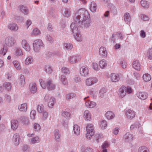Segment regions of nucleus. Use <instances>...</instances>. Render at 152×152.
<instances>
[{"label":"nucleus","instance_id":"1","mask_svg":"<svg viewBox=\"0 0 152 152\" xmlns=\"http://www.w3.org/2000/svg\"><path fill=\"white\" fill-rule=\"evenodd\" d=\"M90 17L88 11L84 8H81L78 10L75 14L74 18L75 22H72L70 26L71 29L73 34V36L77 41L80 42L82 40L81 35L80 34L76 26L82 23V27L87 28L89 26L90 21L88 19Z\"/></svg>","mask_w":152,"mask_h":152},{"label":"nucleus","instance_id":"2","mask_svg":"<svg viewBox=\"0 0 152 152\" xmlns=\"http://www.w3.org/2000/svg\"><path fill=\"white\" fill-rule=\"evenodd\" d=\"M39 82L41 87L44 89L47 88L48 90L50 91L54 90L55 88V86L50 80L45 82L44 80L40 79Z\"/></svg>","mask_w":152,"mask_h":152},{"label":"nucleus","instance_id":"3","mask_svg":"<svg viewBox=\"0 0 152 152\" xmlns=\"http://www.w3.org/2000/svg\"><path fill=\"white\" fill-rule=\"evenodd\" d=\"M86 137L88 139H90L92 136L94 135V130L93 124H88L86 128Z\"/></svg>","mask_w":152,"mask_h":152},{"label":"nucleus","instance_id":"4","mask_svg":"<svg viewBox=\"0 0 152 152\" xmlns=\"http://www.w3.org/2000/svg\"><path fill=\"white\" fill-rule=\"evenodd\" d=\"M33 46L34 50L36 52H38L41 47H43V44L41 39H38L34 41L33 43Z\"/></svg>","mask_w":152,"mask_h":152},{"label":"nucleus","instance_id":"5","mask_svg":"<svg viewBox=\"0 0 152 152\" xmlns=\"http://www.w3.org/2000/svg\"><path fill=\"white\" fill-rule=\"evenodd\" d=\"M4 44L8 47H12L16 43V40L15 38L12 37H8L4 40Z\"/></svg>","mask_w":152,"mask_h":152},{"label":"nucleus","instance_id":"6","mask_svg":"<svg viewBox=\"0 0 152 152\" xmlns=\"http://www.w3.org/2000/svg\"><path fill=\"white\" fill-rule=\"evenodd\" d=\"M44 99L46 101L48 102V105L49 107L52 108L55 103V98L51 97H50L48 95H46Z\"/></svg>","mask_w":152,"mask_h":152},{"label":"nucleus","instance_id":"7","mask_svg":"<svg viewBox=\"0 0 152 152\" xmlns=\"http://www.w3.org/2000/svg\"><path fill=\"white\" fill-rule=\"evenodd\" d=\"M126 87L122 86L119 88L118 91V96L120 98H122L124 97L126 94Z\"/></svg>","mask_w":152,"mask_h":152},{"label":"nucleus","instance_id":"8","mask_svg":"<svg viewBox=\"0 0 152 152\" xmlns=\"http://www.w3.org/2000/svg\"><path fill=\"white\" fill-rule=\"evenodd\" d=\"M98 80L96 77H91L87 79L86 81V84L88 86L92 85L96 83Z\"/></svg>","mask_w":152,"mask_h":152},{"label":"nucleus","instance_id":"9","mask_svg":"<svg viewBox=\"0 0 152 152\" xmlns=\"http://www.w3.org/2000/svg\"><path fill=\"white\" fill-rule=\"evenodd\" d=\"M135 113L134 111L131 109H128L126 111V115L128 118H132L135 116Z\"/></svg>","mask_w":152,"mask_h":152},{"label":"nucleus","instance_id":"10","mask_svg":"<svg viewBox=\"0 0 152 152\" xmlns=\"http://www.w3.org/2000/svg\"><path fill=\"white\" fill-rule=\"evenodd\" d=\"M110 80L111 81L116 82L119 81L120 80V77L118 74L112 73L110 75Z\"/></svg>","mask_w":152,"mask_h":152},{"label":"nucleus","instance_id":"11","mask_svg":"<svg viewBox=\"0 0 152 152\" xmlns=\"http://www.w3.org/2000/svg\"><path fill=\"white\" fill-rule=\"evenodd\" d=\"M137 96L139 98L144 100L147 97V94L145 92H138L137 93Z\"/></svg>","mask_w":152,"mask_h":152},{"label":"nucleus","instance_id":"12","mask_svg":"<svg viewBox=\"0 0 152 152\" xmlns=\"http://www.w3.org/2000/svg\"><path fill=\"white\" fill-rule=\"evenodd\" d=\"M29 89L31 93L34 94L36 92L37 87L36 84L34 83H31L29 85Z\"/></svg>","mask_w":152,"mask_h":152},{"label":"nucleus","instance_id":"13","mask_svg":"<svg viewBox=\"0 0 152 152\" xmlns=\"http://www.w3.org/2000/svg\"><path fill=\"white\" fill-rule=\"evenodd\" d=\"M85 105L87 107L92 108L96 105V104L95 102L88 100L85 102Z\"/></svg>","mask_w":152,"mask_h":152},{"label":"nucleus","instance_id":"14","mask_svg":"<svg viewBox=\"0 0 152 152\" xmlns=\"http://www.w3.org/2000/svg\"><path fill=\"white\" fill-rule=\"evenodd\" d=\"M124 139L126 142H129L133 140V135L127 132L124 136Z\"/></svg>","mask_w":152,"mask_h":152},{"label":"nucleus","instance_id":"15","mask_svg":"<svg viewBox=\"0 0 152 152\" xmlns=\"http://www.w3.org/2000/svg\"><path fill=\"white\" fill-rule=\"evenodd\" d=\"M80 73L83 76H86L88 74V69L87 67L83 66L80 69Z\"/></svg>","mask_w":152,"mask_h":152},{"label":"nucleus","instance_id":"16","mask_svg":"<svg viewBox=\"0 0 152 152\" xmlns=\"http://www.w3.org/2000/svg\"><path fill=\"white\" fill-rule=\"evenodd\" d=\"M132 67L135 70L140 71L141 68L140 64L138 61H134L133 62Z\"/></svg>","mask_w":152,"mask_h":152},{"label":"nucleus","instance_id":"17","mask_svg":"<svg viewBox=\"0 0 152 152\" xmlns=\"http://www.w3.org/2000/svg\"><path fill=\"white\" fill-rule=\"evenodd\" d=\"M83 117L86 121H90L91 120V117L90 112L88 110H85L83 113Z\"/></svg>","mask_w":152,"mask_h":152},{"label":"nucleus","instance_id":"18","mask_svg":"<svg viewBox=\"0 0 152 152\" xmlns=\"http://www.w3.org/2000/svg\"><path fill=\"white\" fill-rule=\"evenodd\" d=\"M21 44L23 48L26 50L29 51L30 50V48L29 44L25 40L22 41Z\"/></svg>","mask_w":152,"mask_h":152},{"label":"nucleus","instance_id":"19","mask_svg":"<svg viewBox=\"0 0 152 152\" xmlns=\"http://www.w3.org/2000/svg\"><path fill=\"white\" fill-rule=\"evenodd\" d=\"M147 58L149 60H152V48L148 49L145 53Z\"/></svg>","mask_w":152,"mask_h":152},{"label":"nucleus","instance_id":"20","mask_svg":"<svg viewBox=\"0 0 152 152\" xmlns=\"http://www.w3.org/2000/svg\"><path fill=\"white\" fill-rule=\"evenodd\" d=\"M80 59L79 56H72L70 57L69 62L73 64L76 63Z\"/></svg>","mask_w":152,"mask_h":152},{"label":"nucleus","instance_id":"21","mask_svg":"<svg viewBox=\"0 0 152 152\" xmlns=\"http://www.w3.org/2000/svg\"><path fill=\"white\" fill-rule=\"evenodd\" d=\"M18 122L17 121L15 120H13L11 122V128L13 130L16 129L18 127Z\"/></svg>","mask_w":152,"mask_h":152},{"label":"nucleus","instance_id":"22","mask_svg":"<svg viewBox=\"0 0 152 152\" xmlns=\"http://www.w3.org/2000/svg\"><path fill=\"white\" fill-rule=\"evenodd\" d=\"M105 116L107 119H111L114 117L115 114L112 111H108L106 113Z\"/></svg>","mask_w":152,"mask_h":152},{"label":"nucleus","instance_id":"23","mask_svg":"<svg viewBox=\"0 0 152 152\" xmlns=\"http://www.w3.org/2000/svg\"><path fill=\"white\" fill-rule=\"evenodd\" d=\"M8 28L12 31H17L18 29V27L17 24L14 23L9 24L8 26Z\"/></svg>","mask_w":152,"mask_h":152},{"label":"nucleus","instance_id":"24","mask_svg":"<svg viewBox=\"0 0 152 152\" xmlns=\"http://www.w3.org/2000/svg\"><path fill=\"white\" fill-rule=\"evenodd\" d=\"M12 140L15 145H18L19 144L20 140L19 136L17 134H14Z\"/></svg>","mask_w":152,"mask_h":152},{"label":"nucleus","instance_id":"25","mask_svg":"<svg viewBox=\"0 0 152 152\" xmlns=\"http://www.w3.org/2000/svg\"><path fill=\"white\" fill-rule=\"evenodd\" d=\"M99 52L101 55L105 57L107 56V52L106 48L104 47H101L99 49Z\"/></svg>","mask_w":152,"mask_h":152},{"label":"nucleus","instance_id":"26","mask_svg":"<svg viewBox=\"0 0 152 152\" xmlns=\"http://www.w3.org/2000/svg\"><path fill=\"white\" fill-rule=\"evenodd\" d=\"M18 108L20 111L26 112L27 109V105L26 103L22 104L18 106Z\"/></svg>","mask_w":152,"mask_h":152},{"label":"nucleus","instance_id":"27","mask_svg":"<svg viewBox=\"0 0 152 152\" xmlns=\"http://www.w3.org/2000/svg\"><path fill=\"white\" fill-rule=\"evenodd\" d=\"M73 131L74 134L76 135H78L80 132V128L77 125H74L73 126Z\"/></svg>","mask_w":152,"mask_h":152},{"label":"nucleus","instance_id":"28","mask_svg":"<svg viewBox=\"0 0 152 152\" xmlns=\"http://www.w3.org/2000/svg\"><path fill=\"white\" fill-rule=\"evenodd\" d=\"M142 78L145 82H148L150 81L151 79V75L147 73H146L142 76Z\"/></svg>","mask_w":152,"mask_h":152},{"label":"nucleus","instance_id":"29","mask_svg":"<svg viewBox=\"0 0 152 152\" xmlns=\"http://www.w3.org/2000/svg\"><path fill=\"white\" fill-rule=\"evenodd\" d=\"M99 64L101 68H104L107 66L106 61L104 59L102 60L99 61Z\"/></svg>","mask_w":152,"mask_h":152},{"label":"nucleus","instance_id":"30","mask_svg":"<svg viewBox=\"0 0 152 152\" xmlns=\"http://www.w3.org/2000/svg\"><path fill=\"white\" fill-rule=\"evenodd\" d=\"M23 54L22 50L20 48H17L16 49L14 55L15 56H18L22 55Z\"/></svg>","mask_w":152,"mask_h":152},{"label":"nucleus","instance_id":"31","mask_svg":"<svg viewBox=\"0 0 152 152\" xmlns=\"http://www.w3.org/2000/svg\"><path fill=\"white\" fill-rule=\"evenodd\" d=\"M107 126V123L106 121L102 120L100 123V126L102 129H105Z\"/></svg>","mask_w":152,"mask_h":152},{"label":"nucleus","instance_id":"32","mask_svg":"<svg viewBox=\"0 0 152 152\" xmlns=\"http://www.w3.org/2000/svg\"><path fill=\"white\" fill-rule=\"evenodd\" d=\"M14 67L16 69L18 70H20L21 69V66L20 65L19 62L17 61H14L12 62Z\"/></svg>","mask_w":152,"mask_h":152},{"label":"nucleus","instance_id":"33","mask_svg":"<svg viewBox=\"0 0 152 152\" xmlns=\"http://www.w3.org/2000/svg\"><path fill=\"white\" fill-rule=\"evenodd\" d=\"M96 4L94 2H92L91 3L90 7V10L92 12H96Z\"/></svg>","mask_w":152,"mask_h":152},{"label":"nucleus","instance_id":"34","mask_svg":"<svg viewBox=\"0 0 152 152\" xmlns=\"http://www.w3.org/2000/svg\"><path fill=\"white\" fill-rule=\"evenodd\" d=\"M19 82L20 83L21 86H23L25 84V78L23 75H20V76Z\"/></svg>","mask_w":152,"mask_h":152},{"label":"nucleus","instance_id":"35","mask_svg":"<svg viewBox=\"0 0 152 152\" xmlns=\"http://www.w3.org/2000/svg\"><path fill=\"white\" fill-rule=\"evenodd\" d=\"M61 115L65 117L67 119H69L70 118V114L67 112L62 111L61 113Z\"/></svg>","mask_w":152,"mask_h":152},{"label":"nucleus","instance_id":"36","mask_svg":"<svg viewBox=\"0 0 152 152\" xmlns=\"http://www.w3.org/2000/svg\"><path fill=\"white\" fill-rule=\"evenodd\" d=\"M71 11L69 9H65L63 13L64 16L66 17H69L71 15Z\"/></svg>","mask_w":152,"mask_h":152},{"label":"nucleus","instance_id":"37","mask_svg":"<svg viewBox=\"0 0 152 152\" xmlns=\"http://www.w3.org/2000/svg\"><path fill=\"white\" fill-rule=\"evenodd\" d=\"M20 10L22 12L25 14L26 15L28 13V10L26 7L23 5L20 6Z\"/></svg>","mask_w":152,"mask_h":152},{"label":"nucleus","instance_id":"38","mask_svg":"<svg viewBox=\"0 0 152 152\" xmlns=\"http://www.w3.org/2000/svg\"><path fill=\"white\" fill-rule=\"evenodd\" d=\"M7 50V47L4 46L3 48L0 50V54L4 56L6 53Z\"/></svg>","mask_w":152,"mask_h":152},{"label":"nucleus","instance_id":"39","mask_svg":"<svg viewBox=\"0 0 152 152\" xmlns=\"http://www.w3.org/2000/svg\"><path fill=\"white\" fill-rule=\"evenodd\" d=\"M138 152H148V151L146 147L141 146L139 148Z\"/></svg>","mask_w":152,"mask_h":152},{"label":"nucleus","instance_id":"40","mask_svg":"<svg viewBox=\"0 0 152 152\" xmlns=\"http://www.w3.org/2000/svg\"><path fill=\"white\" fill-rule=\"evenodd\" d=\"M61 81L64 85H66L68 83L67 78L64 75L61 76Z\"/></svg>","mask_w":152,"mask_h":152},{"label":"nucleus","instance_id":"41","mask_svg":"<svg viewBox=\"0 0 152 152\" xmlns=\"http://www.w3.org/2000/svg\"><path fill=\"white\" fill-rule=\"evenodd\" d=\"M40 33L39 30L37 28H34L31 32V34L32 36L37 35Z\"/></svg>","mask_w":152,"mask_h":152},{"label":"nucleus","instance_id":"42","mask_svg":"<svg viewBox=\"0 0 152 152\" xmlns=\"http://www.w3.org/2000/svg\"><path fill=\"white\" fill-rule=\"evenodd\" d=\"M32 61L33 60L32 58L31 57H29L27 58L26 59L25 63L26 65H28L29 64H31L32 63Z\"/></svg>","mask_w":152,"mask_h":152},{"label":"nucleus","instance_id":"43","mask_svg":"<svg viewBox=\"0 0 152 152\" xmlns=\"http://www.w3.org/2000/svg\"><path fill=\"white\" fill-rule=\"evenodd\" d=\"M124 19L126 21H128L130 20V16L128 13H126L124 15Z\"/></svg>","mask_w":152,"mask_h":152},{"label":"nucleus","instance_id":"44","mask_svg":"<svg viewBox=\"0 0 152 152\" xmlns=\"http://www.w3.org/2000/svg\"><path fill=\"white\" fill-rule=\"evenodd\" d=\"M45 70L47 73L50 74L52 72V69L51 67L49 65L45 66Z\"/></svg>","mask_w":152,"mask_h":152},{"label":"nucleus","instance_id":"45","mask_svg":"<svg viewBox=\"0 0 152 152\" xmlns=\"http://www.w3.org/2000/svg\"><path fill=\"white\" fill-rule=\"evenodd\" d=\"M80 77L78 76H76L73 77L72 82L73 83H77L80 82Z\"/></svg>","mask_w":152,"mask_h":152},{"label":"nucleus","instance_id":"46","mask_svg":"<svg viewBox=\"0 0 152 152\" xmlns=\"http://www.w3.org/2000/svg\"><path fill=\"white\" fill-rule=\"evenodd\" d=\"M141 4L142 6L145 8H148L149 7V5L146 1H141Z\"/></svg>","mask_w":152,"mask_h":152},{"label":"nucleus","instance_id":"47","mask_svg":"<svg viewBox=\"0 0 152 152\" xmlns=\"http://www.w3.org/2000/svg\"><path fill=\"white\" fill-rule=\"evenodd\" d=\"M37 111L39 113H42L44 110V107L43 105H38L37 106Z\"/></svg>","mask_w":152,"mask_h":152},{"label":"nucleus","instance_id":"48","mask_svg":"<svg viewBox=\"0 0 152 152\" xmlns=\"http://www.w3.org/2000/svg\"><path fill=\"white\" fill-rule=\"evenodd\" d=\"M42 114V119L43 120H45L47 118L48 116V113L46 111H44L41 113Z\"/></svg>","mask_w":152,"mask_h":152},{"label":"nucleus","instance_id":"49","mask_svg":"<svg viewBox=\"0 0 152 152\" xmlns=\"http://www.w3.org/2000/svg\"><path fill=\"white\" fill-rule=\"evenodd\" d=\"M39 141V138L38 137H35L31 139V143L32 144L37 143Z\"/></svg>","mask_w":152,"mask_h":152},{"label":"nucleus","instance_id":"50","mask_svg":"<svg viewBox=\"0 0 152 152\" xmlns=\"http://www.w3.org/2000/svg\"><path fill=\"white\" fill-rule=\"evenodd\" d=\"M36 114V111L34 110H32L30 113V117L32 119H34L35 118V116Z\"/></svg>","mask_w":152,"mask_h":152},{"label":"nucleus","instance_id":"51","mask_svg":"<svg viewBox=\"0 0 152 152\" xmlns=\"http://www.w3.org/2000/svg\"><path fill=\"white\" fill-rule=\"evenodd\" d=\"M4 86L8 90H9L11 89V85L9 83H5L4 84Z\"/></svg>","mask_w":152,"mask_h":152},{"label":"nucleus","instance_id":"52","mask_svg":"<svg viewBox=\"0 0 152 152\" xmlns=\"http://www.w3.org/2000/svg\"><path fill=\"white\" fill-rule=\"evenodd\" d=\"M76 95L75 94L73 93H70L67 94L66 96V99L67 100H69L70 99L72 98H73L75 97Z\"/></svg>","mask_w":152,"mask_h":152},{"label":"nucleus","instance_id":"53","mask_svg":"<svg viewBox=\"0 0 152 152\" xmlns=\"http://www.w3.org/2000/svg\"><path fill=\"white\" fill-rule=\"evenodd\" d=\"M34 127L35 131H38L40 129V126L38 124H34Z\"/></svg>","mask_w":152,"mask_h":152},{"label":"nucleus","instance_id":"54","mask_svg":"<svg viewBox=\"0 0 152 152\" xmlns=\"http://www.w3.org/2000/svg\"><path fill=\"white\" fill-rule=\"evenodd\" d=\"M54 138L56 140L58 139L60 137V135L58 133V130H56L54 132Z\"/></svg>","mask_w":152,"mask_h":152},{"label":"nucleus","instance_id":"55","mask_svg":"<svg viewBox=\"0 0 152 152\" xmlns=\"http://www.w3.org/2000/svg\"><path fill=\"white\" fill-rule=\"evenodd\" d=\"M92 67L94 70L97 71L99 70L98 64L96 63H93L92 64Z\"/></svg>","mask_w":152,"mask_h":152},{"label":"nucleus","instance_id":"56","mask_svg":"<svg viewBox=\"0 0 152 152\" xmlns=\"http://www.w3.org/2000/svg\"><path fill=\"white\" fill-rule=\"evenodd\" d=\"M64 46L67 49H71L72 48V45L69 43H64Z\"/></svg>","mask_w":152,"mask_h":152},{"label":"nucleus","instance_id":"57","mask_svg":"<svg viewBox=\"0 0 152 152\" xmlns=\"http://www.w3.org/2000/svg\"><path fill=\"white\" fill-rule=\"evenodd\" d=\"M121 66L124 69L126 68L127 66V62L126 61L123 60L121 62Z\"/></svg>","mask_w":152,"mask_h":152},{"label":"nucleus","instance_id":"58","mask_svg":"<svg viewBox=\"0 0 152 152\" xmlns=\"http://www.w3.org/2000/svg\"><path fill=\"white\" fill-rule=\"evenodd\" d=\"M22 124L25 125H27L29 124L28 120L26 118H25L24 120H22Z\"/></svg>","mask_w":152,"mask_h":152},{"label":"nucleus","instance_id":"59","mask_svg":"<svg viewBox=\"0 0 152 152\" xmlns=\"http://www.w3.org/2000/svg\"><path fill=\"white\" fill-rule=\"evenodd\" d=\"M46 39L47 40L50 42H53V39L52 37L50 35H48L46 37Z\"/></svg>","mask_w":152,"mask_h":152},{"label":"nucleus","instance_id":"60","mask_svg":"<svg viewBox=\"0 0 152 152\" xmlns=\"http://www.w3.org/2000/svg\"><path fill=\"white\" fill-rule=\"evenodd\" d=\"M142 19L144 21L148 20H149V18L148 16L145 15H142L141 16Z\"/></svg>","mask_w":152,"mask_h":152},{"label":"nucleus","instance_id":"61","mask_svg":"<svg viewBox=\"0 0 152 152\" xmlns=\"http://www.w3.org/2000/svg\"><path fill=\"white\" fill-rule=\"evenodd\" d=\"M109 145V144L107 142H105L104 144L102 145V149H106L108 148Z\"/></svg>","mask_w":152,"mask_h":152},{"label":"nucleus","instance_id":"62","mask_svg":"<svg viewBox=\"0 0 152 152\" xmlns=\"http://www.w3.org/2000/svg\"><path fill=\"white\" fill-rule=\"evenodd\" d=\"M61 70L63 73L66 74L68 73L69 72V69L66 67L62 68Z\"/></svg>","mask_w":152,"mask_h":152},{"label":"nucleus","instance_id":"63","mask_svg":"<svg viewBox=\"0 0 152 152\" xmlns=\"http://www.w3.org/2000/svg\"><path fill=\"white\" fill-rule=\"evenodd\" d=\"M140 36L142 38H145L146 36V33L144 31L142 30L140 32Z\"/></svg>","mask_w":152,"mask_h":152},{"label":"nucleus","instance_id":"64","mask_svg":"<svg viewBox=\"0 0 152 152\" xmlns=\"http://www.w3.org/2000/svg\"><path fill=\"white\" fill-rule=\"evenodd\" d=\"M119 129L118 128H115L113 130V133L115 135L117 134L119 131Z\"/></svg>","mask_w":152,"mask_h":152}]
</instances>
